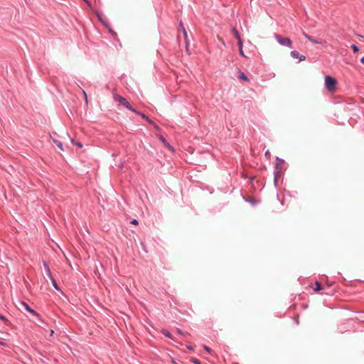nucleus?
<instances>
[{
	"instance_id": "1",
	"label": "nucleus",
	"mask_w": 364,
	"mask_h": 364,
	"mask_svg": "<svg viewBox=\"0 0 364 364\" xmlns=\"http://www.w3.org/2000/svg\"><path fill=\"white\" fill-rule=\"evenodd\" d=\"M113 99L114 101L119 102V104L120 105L126 107L129 110H130L133 112H136V110L131 106L130 103L124 97H122L118 94H113Z\"/></svg>"
},
{
	"instance_id": "2",
	"label": "nucleus",
	"mask_w": 364,
	"mask_h": 364,
	"mask_svg": "<svg viewBox=\"0 0 364 364\" xmlns=\"http://www.w3.org/2000/svg\"><path fill=\"white\" fill-rule=\"evenodd\" d=\"M337 85V81L335 78L332 77L330 75H326L325 77V86L328 91L333 92L336 90V86Z\"/></svg>"
},
{
	"instance_id": "3",
	"label": "nucleus",
	"mask_w": 364,
	"mask_h": 364,
	"mask_svg": "<svg viewBox=\"0 0 364 364\" xmlns=\"http://www.w3.org/2000/svg\"><path fill=\"white\" fill-rule=\"evenodd\" d=\"M232 32L234 35V36L237 38V46H238V49H239V53L240 54L243 56V57H246V55L244 54V52H243V50H242V39L240 38V36L238 33V31H237V29L233 27L232 28Z\"/></svg>"
},
{
	"instance_id": "4",
	"label": "nucleus",
	"mask_w": 364,
	"mask_h": 364,
	"mask_svg": "<svg viewBox=\"0 0 364 364\" xmlns=\"http://www.w3.org/2000/svg\"><path fill=\"white\" fill-rule=\"evenodd\" d=\"M275 38L277 40L278 43L281 45L288 46L289 48L291 47L292 43L290 38H284L282 37L279 35L276 34Z\"/></svg>"
},
{
	"instance_id": "5",
	"label": "nucleus",
	"mask_w": 364,
	"mask_h": 364,
	"mask_svg": "<svg viewBox=\"0 0 364 364\" xmlns=\"http://www.w3.org/2000/svg\"><path fill=\"white\" fill-rule=\"evenodd\" d=\"M43 267L45 268L46 274L50 278V279L51 280L53 287H55V289H58V287L57 285V283H56L55 280L54 279V278L53 277L52 274H51L50 270V268H49L48 264L46 262H43Z\"/></svg>"
},
{
	"instance_id": "6",
	"label": "nucleus",
	"mask_w": 364,
	"mask_h": 364,
	"mask_svg": "<svg viewBox=\"0 0 364 364\" xmlns=\"http://www.w3.org/2000/svg\"><path fill=\"white\" fill-rule=\"evenodd\" d=\"M291 56L294 58H299V61H303L306 59L304 55H300L297 51L293 50L291 52Z\"/></svg>"
},
{
	"instance_id": "7",
	"label": "nucleus",
	"mask_w": 364,
	"mask_h": 364,
	"mask_svg": "<svg viewBox=\"0 0 364 364\" xmlns=\"http://www.w3.org/2000/svg\"><path fill=\"white\" fill-rule=\"evenodd\" d=\"M21 304L26 311L31 312V314L36 316H39L38 314L36 311L32 309L26 303L21 302Z\"/></svg>"
},
{
	"instance_id": "8",
	"label": "nucleus",
	"mask_w": 364,
	"mask_h": 364,
	"mask_svg": "<svg viewBox=\"0 0 364 364\" xmlns=\"http://www.w3.org/2000/svg\"><path fill=\"white\" fill-rule=\"evenodd\" d=\"M238 77L242 80H244V81H246V82H249V79L248 77L245 75V73H243L242 72H241L240 70L239 71V75H238Z\"/></svg>"
},
{
	"instance_id": "9",
	"label": "nucleus",
	"mask_w": 364,
	"mask_h": 364,
	"mask_svg": "<svg viewBox=\"0 0 364 364\" xmlns=\"http://www.w3.org/2000/svg\"><path fill=\"white\" fill-rule=\"evenodd\" d=\"M304 35L306 37V38H307L311 42L314 43H321L320 42H318V41L314 39L313 37H311V36H309V35H308V34H306L305 33H304Z\"/></svg>"
},
{
	"instance_id": "10",
	"label": "nucleus",
	"mask_w": 364,
	"mask_h": 364,
	"mask_svg": "<svg viewBox=\"0 0 364 364\" xmlns=\"http://www.w3.org/2000/svg\"><path fill=\"white\" fill-rule=\"evenodd\" d=\"M321 289H322L321 284L318 282H316L315 283V288H314V291L318 292Z\"/></svg>"
},
{
	"instance_id": "11",
	"label": "nucleus",
	"mask_w": 364,
	"mask_h": 364,
	"mask_svg": "<svg viewBox=\"0 0 364 364\" xmlns=\"http://www.w3.org/2000/svg\"><path fill=\"white\" fill-rule=\"evenodd\" d=\"M161 141L164 143V144L168 147L169 149L172 150V147L171 146V145L166 141V140L163 137V136H161Z\"/></svg>"
},
{
	"instance_id": "12",
	"label": "nucleus",
	"mask_w": 364,
	"mask_h": 364,
	"mask_svg": "<svg viewBox=\"0 0 364 364\" xmlns=\"http://www.w3.org/2000/svg\"><path fill=\"white\" fill-rule=\"evenodd\" d=\"M53 142L58 146V147L61 150V151H63V144L61 142H60L57 139H53Z\"/></svg>"
},
{
	"instance_id": "13",
	"label": "nucleus",
	"mask_w": 364,
	"mask_h": 364,
	"mask_svg": "<svg viewBox=\"0 0 364 364\" xmlns=\"http://www.w3.org/2000/svg\"><path fill=\"white\" fill-rule=\"evenodd\" d=\"M161 332L165 336L173 339V338L171 336V334L168 331L164 329L161 331Z\"/></svg>"
},
{
	"instance_id": "14",
	"label": "nucleus",
	"mask_w": 364,
	"mask_h": 364,
	"mask_svg": "<svg viewBox=\"0 0 364 364\" xmlns=\"http://www.w3.org/2000/svg\"><path fill=\"white\" fill-rule=\"evenodd\" d=\"M180 26L182 27V30H183V36H184V38L185 40L186 41L187 39V32L185 29V28L183 26V24L182 23H180Z\"/></svg>"
},
{
	"instance_id": "15",
	"label": "nucleus",
	"mask_w": 364,
	"mask_h": 364,
	"mask_svg": "<svg viewBox=\"0 0 364 364\" xmlns=\"http://www.w3.org/2000/svg\"><path fill=\"white\" fill-rule=\"evenodd\" d=\"M70 141L73 144H75L76 146H77L79 148H82V144L77 141V142H75L73 139H70Z\"/></svg>"
},
{
	"instance_id": "16",
	"label": "nucleus",
	"mask_w": 364,
	"mask_h": 364,
	"mask_svg": "<svg viewBox=\"0 0 364 364\" xmlns=\"http://www.w3.org/2000/svg\"><path fill=\"white\" fill-rule=\"evenodd\" d=\"M135 113H136V114H139V115H140L143 119H146H146H148V118H149V117H148L147 116H146L144 114L141 113V112H138V111H136V112H135Z\"/></svg>"
},
{
	"instance_id": "17",
	"label": "nucleus",
	"mask_w": 364,
	"mask_h": 364,
	"mask_svg": "<svg viewBox=\"0 0 364 364\" xmlns=\"http://www.w3.org/2000/svg\"><path fill=\"white\" fill-rule=\"evenodd\" d=\"M146 121H147L149 124H151L154 125V127L156 129H159V127H158V126H157V125H156V124H155L152 120H151L149 118H148V119H146Z\"/></svg>"
},
{
	"instance_id": "18",
	"label": "nucleus",
	"mask_w": 364,
	"mask_h": 364,
	"mask_svg": "<svg viewBox=\"0 0 364 364\" xmlns=\"http://www.w3.org/2000/svg\"><path fill=\"white\" fill-rule=\"evenodd\" d=\"M351 48L354 53H356L359 50V48L356 45H352Z\"/></svg>"
},
{
	"instance_id": "19",
	"label": "nucleus",
	"mask_w": 364,
	"mask_h": 364,
	"mask_svg": "<svg viewBox=\"0 0 364 364\" xmlns=\"http://www.w3.org/2000/svg\"><path fill=\"white\" fill-rule=\"evenodd\" d=\"M82 92L83 96L85 97V103H86V105H87V104H88V100H87V94H86V92H85V90H82Z\"/></svg>"
},
{
	"instance_id": "20",
	"label": "nucleus",
	"mask_w": 364,
	"mask_h": 364,
	"mask_svg": "<svg viewBox=\"0 0 364 364\" xmlns=\"http://www.w3.org/2000/svg\"><path fill=\"white\" fill-rule=\"evenodd\" d=\"M191 361L193 363H194L195 364H200V362L198 359H196V358H192Z\"/></svg>"
},
{
	"instance_id": "21",
	"label": "nucleus",
	"mask_w": 364,
	"mask_h": 364,
	"mask_svg": "<svg viewBox=\"0 0 364 364\" xmlns=\"http://www.w3.org/2000/svg\"><path fill=\"white\" fill-rule=\"evenodd\" d=\"M176 331H177V332H178L179 334H181V335H183V336H187V335H188V333H183V332L181 331V329H179V328H177V330H176Z\"/></svg>"
},
{
	"instance_id": "22",
	"label": "nucleus",
	"mask_w": 364,
	"mask_h": 364,
	"mask_svg": "<svg viewBox=\"0 0 364 364\" xmlns=\"http://www.w3.org/2000/svg\"><path fill=\"white\" fill-rule=\"evenodd\" d=\"M204 349H205L208 353H211V349H210L209 347H208V346H204Z\"/></svg>"
},
{
	"instance_id": "23",
	"label": "nucleus",
	"mask_w": 364,
	"mask_h": 364,
	"mask_svg": "<svg viewBox=\"0 0 364 364\" xmlns=\"http://www.w3.org/2000/svg\"><path fill=\"white\" fill-rule=\"evenodd\" d=\"M0 319H1L2 321H5V322H7L8 320L6 319V318L3 316V315H0Z\"/></svg>"
},
{
	"instance_id": "24",
	"label": "nucleus",
	"mask_w": 364,
	"mask_h": 364,
	"mask_svg": "<svg viewBox=\"0 0 364 364\" xmlns=\"http://www.w3.org/2000/svg\"><path fill=\"white\" fill-rule=\"evenodd\" d=\"M265 156H266L267 157H268V158H269V157H270V152H269V150L266 151V152H265Z\"/></svg>"
},
{
	"instance_id": "25",
	"label": "nucleus",
	"mask_w": 364,
	"mask_h": 364,
	"mask_svg": "<svg viewBox=\"0 0 364 364\" xmlns=\"http://www.w3.org/2000/svg\"><path fill=\"white\" fill-rule=\"evenodd\" d=\"M132 224L133 225H137L138 224V221L135 219L132 220V222H131Z\"/></svg>"
},
{
	"instance_id": "26",
	"label": "nucleus",
	"mask_w": 364,
	"mask_h": 364,
	"mask_svg": "<svg viewBox=\"0 0 364 364\" xmlns=\"http://www.w3.org/2000/svg\"><path fill=\"white\" fill-rule=\"evenodd\" d=\"M218 39H219V41H220L223 44H225V43H224V41H223V39H222V38H220V37H218Z\"/></svg>"
},
{
	"instance_id": "27",
	"label": "nucleus",
	"mask_w": 364,
	"mask_h": 364,
	"mask_svg": "<svg viewBox=\"0 0 364 364\" xmlns=\"http://www.w3.org/2000/svg\"><path fill=\"white\" fill-rule=\"evenodd\" d=\"M361 63L364 64V56L360 60Z\"/></svg>"
},
{
	"instance_id": "28",
	"label": "nucleus",
	"mask_w": 364,
	"mask_h": 364,
	"mask_svg": "<svg viewBox=\"0 0 364 364\" xmlns=\"http://www.w3.org/2000/svg\"><path fill=\"white\" fill-rule=\"evenodd\" d=\"M54 333V331L53 330H50V336H53Z\"/></svg>"
},
{
	"instance_id": "29",
	"label": "nucleus",
	"mask_w": 364,
	"mask_h": 364,
	"mask_svg": "<svg viewBox=\"0 0 364 364\" xmlns=\"http://www.w3.org/2000/svg\"><path fill=\"white\" fill-rule=\"evenodd\" d=\"M0 344L2 345V346L5 345V343L4 342H1V341H0Z\"/></svg>"
},
{
	"instance_id": "30",
	"label": "nucleus",
	"mask_w": 364,
	"mask_h": 364,
	"mask_svg": "<svg viewBox=\"0 0 364 364\" xmlns=\"http://www.w3.org/2000/svg\"><path fill=\"white\" fill-rule=\"evenodd\" d=\"M358 36L359 38H363V36L359 35V34L358 35Z\"/></svg>"
}]
</instances>
